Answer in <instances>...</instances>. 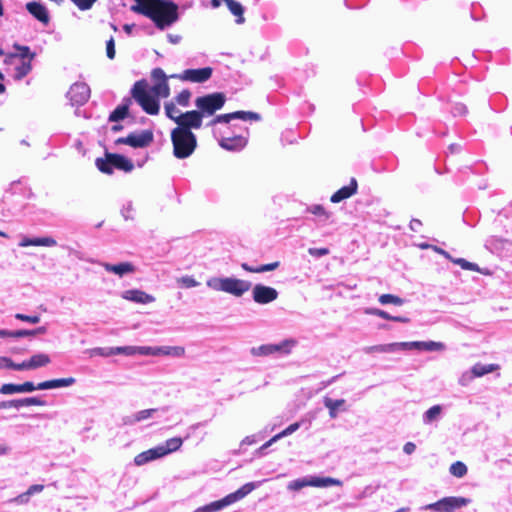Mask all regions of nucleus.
I'll return each instance as SVG.
<instances>
[{
    "label": "nucleus",
    "mask_w": 512,
    "mask_h": 512,
    "mask_svg": "<svg viewBox=\"0 0 512 512\" xmlns=\"http://www.w3.org/2000/svg\"><path fill=\"white\" fill-rule=\"evenodd\" d=\"M26 9L35 19H37L42 24L47 25L49 23V13L41 2H28L26 4Z\"/></svg>",
    "instance_id": "obj_17"
},
{
    "label": "nucleus",
    "mask_w": 512,
    "mask_h": 512,
    "mask_svg": "<svg viewBox=\"0 0 512 512\" xmlns=\"http://www.w3.org/2000/svg\"><path fill=\"white\" fill-rule=\"evenodd\" d=\"M96 167L105 174H112L114 169L130 172L133 170V163L120 154L106 153L105 158H97Z\"/></svg>",
    "instance_id": "obj_7"
},
{
    "label": "nucleus",
    "mask_w": 512,
    "mask_h": 512,
    "mask_svg": "<svg viewBox=\"0 0 512 512\" xmlns=\"http://www.w3.org/2000/svg\"><path fill=\"white\" fill-rule=\"evenodd\" d=\"M46 331L45 327H39L33 330H16L9 331L5 329H0V338L13 337V338H21L26 336H34L37 334H43Z\"/></svg>",
    "instance_id": "obj_26"
},
{
    "label": "nucleus",
    "mask_w": 512,
    "mask_h": 512,
    "mask_svg": "<svg viewBox=\"0 0 512 512\" xmlns=\"http://www.w3.org/2000/svg\"><path fill=\"white\" fill-rule=\"evenodd\" d=\"M126 355V356H133L136 355L135 346H121V347H114V355Z\"/></svg>",
    "instance_id": "obj_55"
},
{
    "label": "nucleus",
    "mask_w": 512,
    "mask_h": 512,
    "mask_svg": "<svg viewBox=\"0 0 512 512\" xmlns=\"http://www.w3.org/2000/svg\"><path fill=\"white\" fill-rule=\"evenodd\" d=\"M15 318L20 321L29 322L31 324H37L40 322V316L39 315H25L22 313L15 314Z\"/></svg>",
    "instance_id": "obj_56"
},
{
    "label": "nucleus",
    "mask_w": 512,
    "mask_h": 512,
    "mask_svg": "<svg viewBox=\"0 0 512 512\" xmlns=\"http://www.w3.org/2000/svg\"><path fill=\"white\" fill-rule=\"evenodd\" d=\"M162 453L163 452H161V450L159 449L158 446L153 447L151 449H148V450L136 455L134 458V464L136 466L145 465L151 461L162 458L163 457Z\"/></svg>",
    "instance_id": "obj_22"
},
{
    "label": "nucleus",
    "mask_w": 512,
    "mask_h": 512,
    "mask_svg": "<svg viewBox=\"0 0 512 512\" xmlns=\"http://www.w3.org/2000/svg\"><path fill=\"white\" fill-rule=\"evenodd\" d=\"M379 302L383 305L394 304L397 306H401L404 303V300L392 294H383L379 297Z\"/></svg>",
    "instance_id": "obj_48"
},
{
    "label": "nucleus",
    "mask_w": 512,
    "mask_h": 512,
    "mask_svg": "<svg viewBox=\"0 0 512 512\" xmlns=\"http://www.w3.org/2000/svg\"><path fill=\"white\" fill-rule=\"evenodd\" d=\"M44 489V486L41 485V484H34V485H31L27 491H25L24 493L12 498L10 500L11 503H16V504H19V505H23V504H27L30 500V497L35 495V494H38V493H41Z\"/></svg>",
    "instance_id": "obj_27"
},
{
    "label": "nucleus",
    "mask_w": 512,
    "mask_h": 512,
    "mask_svg": "<svg viewBox=\"0 0 512 512\" xmlns=\"http://www.w3.org/2000/svg\"><path fill=\"white\" fill-rule=\"evenodd\" d=\"M252 297L258 304H268L277 299L278 292L273 287L256 284L252 290Z\"/></svg>",
    "instance_id": "obj_15"
},
{
    "label": "nucleus",
    "mask_w": 512,
    "mask_h": 512,
    "mask_svg": "<svg viewBox=\"0 0 512 512\" xmlns=\"http://www.w3.org/2000/svg\"><path fill=\"white\" fill-rule=\"evenodd\" d=\"M190 98L191 92L187 89H184L175 97V103L182 107H189Z\"/></svg>",
    "instance_id": "obj_49"
},
{
    "label": "nucleus",
    "mask_w": 512,
    "mask_h": 512,
    "mask_svg": "<svg viewBox=\"0 0 512 512\" xmlns=\"http://www.w3.org/2000/svg\"><path fill=\"white\" fill-rule=\"evenodd\" d=\"M17 403H18V409H20L22 407H29V406H44V405H46V402L44 400H42L40 397H36V396L17 399Z\"/></svg>",
    "instance_id": "obj_42"
},
{
    "label": "nucleus",
    "mask_w": 512,
    "mask_h": 512,
    "mask_svg": "<svg viewBox=\"0 0 512 512\" xmlns=\"http://www.w3.org/2000/svg\"><path fill=\"white\" fill-rule=\"evenodd\" d=\"M296 341L294 339H285L277 344H270L271 346V353L272 354H283L288 355L291 350L296 346Z\"/></svg>",
    "instance_id": "obj_31"
},
{
    "label": "nucleus",
    "mask_w": 512,
    "mask_h": 512,
    "mask_svg": "<svg viewBox=\"0 0 512 512\" xmlns=\"http://www.w3.org/2000/svg\"><path fill=\"white\" fill-rule=\"evenodd\" d=\"M31 70V61H21V63L15 67L14 79L17 81L22 80L31 72Z\"/></svg>",
    "instance_id": "obj_38"
},
{
    "label": "nucleus",
    "mask_w": 512,
    "mask_h": 512,
    "mask_svg": "<svg viewBox=\"0 0 512 512\" xmlns=\"http://www.w3.org/2000/svg\"><path fill=\"white\" fill-rule=\"evenodd\" d=\"M226 102V96L221 92H215L197 97L195 106L203 118L213 116L222 109Z\"/></svg>",
    "instance_id": "obj_6"
},
{
    "label": "nucleus",
    "mask_w": 512,
    "mask_h": 512,
    "mask_svg": "<svg viewBox=\"0 0 512 512\" xmlns=\"http://www.w3.org/2000/svg\"><path fill=\"white\" fill-rule=\"evenodd\" d=\"M80 10H88L97 0H71Z\"/></svg>",
    "instance_id": "obj_62"
},
{
    "label": "nucleus",
    "mask_w": 512,
    "mask_h": 512,
    "mask_svg": "<svg viewBox=\"0 0 512 512\" xmlns=\"http://www.w3.org/2000/svg\"><path fill=\"white\" fill-rule=\"evenodd\" d=\"M206 285L215 290L241 297L251 288V282L234 277H212L206 281Z\"/></svg>",
    "instance_id": "obj_3"
},
{
    "label": "nucleus",
    "mask_w": 512,
    "mask_h": 512,
    "mask_svg": "<svg viewBox=\"0 0 512 512\" xmlns=\"http://www.w3.org/2000/svg\"><path fill=\"white\" fill-rule=\"evenodd\" d=\"M307 212L318 216L321 220L326 221L331 217V212L327 211L322 205L314 204L307 207Z\"/></svg>",
    "instance_id": "obj_41"
},
{
    "label": "nucleus",
    "mask_w": 512,
    "mask_h": 512,
    "mask_svg": "<svg viewBox=\"0 0 512 512\" xmlns=\"http://www.w3.org/2000/svg\"><path fill=\"white\" fill-rule=\"evenodd\" d=\"M51 362L49 355L45 353H38L33 355L30 359L20 363V368L24 370H35L48 365Z\"/></svg>",
    "instance_id": "obj_20"
},
{
    "label": "nucleus",
    "mask_w": 512,
    "mask_h": 512,
    "mask_svg": "<svg viewBox=\"0 0 512 512\" xmlns=\"http://www.w3.org/2000/svg\"><path fill=\"white\" fill-rule=\"evenodd\" d=\"M122 298L135 303L148 304L155 301V298L144 291L138 289L126 290L122 293Z\"/></svg>",
    "instance_id": "obj_21"
},
{
    "label": "nucleus",
    "mask_w": 512,
    "mask_h": 512,
    "mask_svg": "<svg viewBox=\"0 0 512 512\" xmlns=\"http://www.w3.org/2000/svg\"><path fill=\"white\" fill-rule=\"evenodd\" d=\"M0 369H12L16 371L24 370V368H20V363H14L8 357H0Z\"/></svg>",
    "instance_id": "obj_51"
},
{
    "label": "nucleus",
    "mask_w": 512,
    "mask_h": 512,
    "mask_svg": "<svg viewBox=\"0 0 512 512\" xmlns=\"http://www.w3.org/2000/svg\"><path fill=\"white\" fill-rule=\"evenodd\" d=\"M60 387H64V378L44 381L38 385H34L33 382L27 381L19 384V393H29L35 390H48Z\"/></svg>",
    "instance_id": "obj_16"
},
{
    "label": "nucleus",
    "mask_w": 512,
    "mask_h": 512,
    "mask_svg": "<svg viewBox=\"0 0 512 512\" xmlns=\"http://www.w3.org/2000/svg\"><path fill=\"white\" fill-rule=\"evenodd\" d=\"M136 354L144 356H160V346H135Z\"/></svg>",
    "instance_id": "obj_45"
},
{
    "label": "nucleus",
    "mask_w": 512,
    "mask_h": 512,
    "mask_svg": "<svg viewBox=\"0 0 512 512\" xmlns=\"http://www.w3.org/2000/svg\"><path fill=\"white\" fill-rule=\"evenodd\" d=\"M412 349H414L413 341H411V342H394L393 343L394 353H397L399 351L412 350Z\"/></svg>",
    "instance_id": "obj_58"
},
{
    "label": "nucleus",
    "mask_w": 512,
    "mask_h": 512,
    "mask_svg": "<svg viewBox=\"0 0 512 512\" xmlns=\"http://www.w3.org/2000/svg\"><path fill=\"white\" fill-rule=\"evenodd\" d=\"M228 6L229 11L237 17L236 23L242 24L244 22V8L241 5V3L234 1V0H224Z\"/></svg>",
    "instance_id": "obj_34"
},
{
    "label": "nucleus",
    "mask_w": 512,
    "mask_h": 512,
    "mask_svg": "<svg viewBox=\"0 0 512 512\" xmlns=\"http://www.w3.org/2000/svg\"><path fill=\"white\" fill-rule=\"evenodd\" d=\"M16 393H19V384L6 383L0 387V394L2 395H13Z\"/></svg>",
    "instance_id": "obj_53"
},
{
    "label": "nucleus",
    "mask_w": 512,
    "mask_h": 512,
    "mask_svg": "<svg viewBox=\"0 0 512 512\" xmlns=\"http://www.w3.org/2000/svg\"><path fill=\"white\" fill-rule=\"evenodd\" d=\"M92 354L102 357H109L114 355V347H99L92 350Z\"/></svg>",
    "instance_id": "obj_59"
},
{
    "label": "nucleus",
    "mask_w": 512,
    "mask_h": 512,
    "mask_svg": "<svg viewBox=\"0 0 512 512\" xmlns=\"http://www.w3.org/2000/svg\"><path fill=\"white\" fill-rule=\"evenodd\" d=\"M177 282L185 288H193L199 285V282H197L192 276H183L179 278Z\"/></svg>",
    "instance_id": "obj_54"
},
{
    "label": "nucleus",
    "mask_w": 512,
    "mask_h": 512,
    "mask_svg": "<svg viewBox=\"0 0 512 512\" xmlns=\"http://www.w3.org/2000/svg\"><path fill=\"white\" fill-rule=\"evenodd\" d=\"M183 444V440L180 437H173L165 441L164 444L158 445L159 449L161 450L163 457L173 453L175 451H178Z\"/></svg>",
    "instance_id": "obj_30"
},
{
    "label": "nucleus",
    "mask_w": 512,
    "mask_h": 512,
    "mask_svg": "<svg viewBox=\"0 0 512 512\" xmlns=\"http://www.w3.org/2000/svg\"><path fill=\"white\" fill-rule=\"evenodd\" d=\"M67 96L72 106H82L90 98V88L84 82H76L70 87Z\"/></svg>",
    "instance_id": "obj_12"
},
{
    "label": "nucleus",
    "mask_w": 512,
    "mask_h": 512,
    "mask_svg": "<svg viewBox=\"0 0 512 512\" xmlns=\"http://www.w3.org/2000/svg\"><path fill=\"white\" fill-rule=\"evenodd\" d=\"M213 74L211 67H203L198 69H186L179 74H172L170 78L179 79L183 82L204 83L208 81Z\"/></svg>",
    "instance_id": "obj_10"
},
{
    "label": "nucleus",
    "mask_w": 512,
    "mask_h": 512,
    "mask_svg": "<svg viewBox=\"0 0 512 512\" xmlns=\"http://www.w3.org/2000/svg\"><path fill=\"white\" fill-rule=\"evenodd\" d=\"M132 104L131 98H124L122 103L118 105L110 114L109 121L118 122L127 117L129 112V107Z\"/></svg>",
    "instance_id": "obj_25"
},
{
    "label": "nucleus",
    "mask_w": 512,
    "mask_h": 512,
    "mask_svg": "<svg viewBox=\"0 0 512 512\" xmlns=\"http://www.w3.org/2000/svg\"><path fill=\"white\" fill-rule=\"evenodd\" d=\"M469 498L461 496H448L444 497L434 503L427 504L421 507V510L432 512H455L458 509L466 507L470 504Z\"/></svg>",
    "instance_id": "obj_9"
},
{
    "label": "nucleus",
    "mask_w": 512,
    "mask_h": 512,
    "mask_svg": "<svg viewBox=\"0 0 512 512\" xmlns=\"http://www.w3.org/2000/svg\"><path fill=\"white\" fill-rule=\"evenodd\" d=\"M121 214L125 220L133 219L134 207L131 202H128L123 205V207L121 209Z\"/></svg>",
    "instance_id": "obj_57"
},
{
    "label": "nucleus",
    "mask_w": 512,
    "mask_h": 512,
    "mask_svg": "<svg viewBox=\"0 0 512 512\" xmlns=\"http://www.w3.org/2000/svg\"><path fill=\"white\" fill-rule=\"evenodd\" d=\"M452 262L459 265L464 270L479 271V266L476 263L469 262L463 258H453Z\"/></svg>",
    "instance_id": "obj_50"
},
{
    "label": "nucleus",
    "mask_w": 512,
    "mask_h": 512,
    "mask_svg": "<svg viewBox=\"0 0 512 512\" xmlns=\"http://www.w3.org/2000/svg\"><path fill=\"white\" fill-rule=\"evenodd\" d=\"M56 245L55 239L52 237H22L21 241L19 242L20 247H28V246H46V247H52Z\"/></svg>",
    "instance_id": "obj_24"
},
{
    "label": "nucleus",
    "mask_w": 512,
    "mask_h": 512,
    "mask_svg": "<svg viewBox=\"0 0 512 512\" xmlns=\"http://www.w3.org/2000/svg\"><path fill=\"white\" fill-rule=\"evenodd\" d=\"M467 471V466L461 461L452 463L449 468L450 474L457 478H463L467 474Z\"/></svg>",
    "instance_id": "obj_43"
},
{
    "label": "nucleus",
    "mask_w": 512,
    "mask_h": 512,
    "mask_svg": "<svg viewBox=\"0 0 512 512\" xmlns=\"http://www.w3.org/2000/svg\"><path fill=\"white\" fill-rule=\"evenodd\" d=\"M280 263L279 262H273V263H269V264H264V265H260V266H257V273H264V272H269V271H273L275 269H277L279 267Z\"/></svg>",
    "instance_id": "obj_63"
},
{
    "label": "nucleus",
    "mask_w": 512,
    "mask_h": 512,
    "mask_svg": "<svg viewBox=\"0 0 512 512\" xmlns=\"http://www.w3.org/2000/svg\"><path fill=\"white\" fill-rule=\"evenodd\" d=\"M474 378L476 377L474 376L473 372L469 370L462 373L458 382L461 386H467L474 380Z\"/></svg>",
    "instance_id": "obj_60"
},
{
    "label": "nucleus",
    "mask_w": 512,
    "mask_h": 512,
    "mask_svg": "<svg viewBox=\"0 0 512 512\" xmlns=\"http://www.w3.org/2000/svg\"><path fill=\"white\" fill-rule=\"evenodd\" d=\"M271 350L270 344H264L251 348L250 352L253 356H269L272 355Z\"/></svg>",
    "instance_id": "obj_52"
},
{
    "label": "nucleus",
    "mask_w": 512,
    "mask_h": 512,
    "mask_svg": "<svg viewBox=\"0 0 512 512\" xmlns=\"http://www.w3.org/2000/svg\"><path fill=\"white\" fill-rule=\"evenodd\" d=\"M171 142L173 154L178 159L188 158L197 147V138L192 131H184L177 128L171 131Z\"/></svg>",
    "instance_id": "obj_2"
},
{
    "label": "nucleus",
    "mask_w": 512,
    "mask_h": 512,
    "mask_svg": "<svg viewBox=\"0 0 512 512\" xmlns=\"http://www.w3.org/2000/svg\"><path fill=\"white\" fill-rule=\"evenodd\" d=\"M101 265L107 272L114 273L119 277L133 273L135 271L134 265L130 262H121L118 264L101 263Z\"/></svg>",
    "instance_id": "obj_23"
},
{
    "label": "nucleus",
    "mask_w": 512,
    "mask_h": 512,
    "mask_svg": "<svg viewBox=\"0 0 512 512\" xmlns=\"http://www.w3.org/2000/svg\"><path fill=\"white\" fill-rule=\"evenodd\" d=\"M203 117L199 113V111L196 110H190L180 117V121L177 124V129H182L184 131H192V129H200L203 124Z\"/></svg>",
    "instance_id": "obj_14"
},
{
    "label": "nucleus",
    "mask_w": 512,
    "mask_h": 512,
    "mask_svg": "<svg viewBox=\"0 0 512 512\" xmlns=\"http://www.w3.org/2000/svg\"><path fill=\"white\" fill-rule=\"evenodd\" d=\"M494 370L495 366L493 364L484 365L481 363H477L471 368V371L473 372L476 378L482 377L488 373L493 372Z\"/></svg>",
    "instance_id": "obj_44"
},
{
    "label": "nucleus",
    "mask_w": 512,
    "mask_h": 512,
    "mask_svg": "<svg viewBox=\"0 0 512 512\" xmlns=\"http://www.w3.org/2000/svg\"><path fill=\"white\" fill-rule=\"evenodd\" d=\"M342 481L332 477H318V476H306L292 480L288 483L287 489L290 491H299L305 487H329V486H341Z\"/></svg>",
    "instance_id": "obj_8"
},
{
    "label": "nucleus",
    "mask_w": 512,
    "mask_h": 512,
    "mask_svg": "<svg viewBox=\"0 0 512 512\" xmlns=\"http://www.w3.org/2000/svg\"><path fill=\"white\" fill-rule=\"evenodd\" d=\"M261 482H249L244 484L238 490L233 493L226 495L224 498L211 502L207 505L198 507L193 512H217L221 509L240 501L248 494H250L254 489H256Z\"/></svg>",
    "instance_id": "obj_5"
},
{
    "label": "nucleus",
    "mask_w": 512,
    "mask_h": 512,
    "mask_svg": "<svg viewBox=\"0 0 512 512\" xmlns=\"http://www.w3.org/2000/svg\"><path fill=\"white\" fill-rule=\"evenodd\" d=\"M413 347L420 351H444L446 346L442 342L436 341H413Z\"/></svg>",
    "instance_id": "obj_29"
},
{
    "label": "nucleus",
    "mask_w": 512,
    "mask_h": 512,
    "mask_svg": "<svg viewBox=\"0 0 512 512\" xmlns=\"http://www.w3.org/2000/svg\"><path fill=\"white\" fill-rule=\"evenodd\" d=\"M150 91L157 98H167L170 95V87L167 81L154 83Z\"/></svg>",
    "instance_id": "obj_35"
},
{
    "label": "nucleus",
    "mask_w": 512,
    "mask_h": 512,
    "mask_svg": "<svg viewBox=\"0 0 512 512\" xmlns=\"http://www.w3.org/2000/svg\"><path fill=\"white\" fill-rule=\"evenodd\" d=\"M153 141V133L150 130H143L139 133H131L127 137L118 138L115 144H126L134 148L147 147Z\"/></svg>",
    "instance_id": "obj_11"
},
{
    "label": "nucleus",
    "mask_w": 512,
    "mask_h": 512,
    "mask_svg": "<svg viewBox=\"0 0 512 512\" xmlns=\"http://www.w3.org/2000/svg\"><path fill=\"white\" fill-rule=\"evenodd\" d=\"M308 253L313 257L320 258L329 254V250L327 248H309Z\"/></svg>",
    "instance_id": "obj_64"
},
{
    "label": "nucleus",
    "mask_w": 512,
    "mask_h": 512,
    "mask_svg": "<svg viewBox=\"0 0 512 512\" xmlns=\"http://www.w3.org/2000/svg\"><path fill=\"white\" fill-rule=\"evenodd\" d=\"M167 409L168 408L165 407V408H162L161 411L162 412H166ZM158 411H160V409H156V408L144 409V410L138 411V412H136V418L135 419L139 420V422L147 420V419L153 417L154 414H156Z\"/></svg>",
    "instance_id": "obj_46"
},
{
    "label": "nucleus",
    "mask_w": 512,
    "mask_h": 512,
    "mask_svg": "<svg viewBox=\"0 0 512 512\" xmlns=\"http://www.w3.org/2000/svg\"><path fill=\"white\" fill-rule=\"evenodd\" d=\"M132 10L150 18L163 30L178 20V5L168 0H134Z\"/></svg>",
    "instance_id": "obj_1"
},
{
    "label": "nucleus",
    "mask_w": 512,
    "mask_h": 512,
    "mask_svg": "<svg viewBox=\"0 0 512 512\" xmlns=\"http://www.w3.org/2000/svg\"><path fill=\"white\" fill-rule=\"evenodd\" d=\"M366 313L370 314V315L378 316V317H380L382 319H385V320H390V321H395V322H400V323H407L409 321V319L406 318V317H403V316H392L389 313H387L386 311L381 310V309H377V308L367 309Z\"/></svg>",
    "instance_id": "obj_33"
},
{
    "label": "nucleus",
    "mask_w": 512,
    "mask_h": 512,
    "mask_svg": "<svg viewBox=\"0 0 512 512\" xmlns=\"http://www.w3.org/2000/svg\"><path fill=\"white\" fill-rule=\"evenodd\" d=\"M240 119L243 121L260 120V115L254 112L236 111L228 114H221L213 117L206 126L213 127L218 123H229L231 120Z\"/></svg>",
    "instance_id": "obj_13"
},
{
    "label": "nucleus",
    "mask_w": 512,
    "mask_h": 512,
    "mask_svg": "<svg viewBox=\"0 0 512 512\" xmlns=\"http://www.w3.org/2000/svg\"><path fill=\"white\" fill-rule=\"evenodd\" d=\"M164 109L166 116L178 124L183 113L176 107V103L167 102L164 106Z\"/></svg>",
    "instance_id": "obj_37"
},
{
    "label": "nucleus",
    "mask_w": 512,
    "mask_h": 512,
    "mask_svg": "<svg viewBox=\"0 0 512 512\" xmlns=\"http://www.w3.org/2000/svg\"><path fill=\"white\" fill-rule=\"evenodd\" d=\"M183 357L185 348L182 346H160V356Z\"/></svg>",
    "instance_id": "obj_36"
},
{
    "label": "nucleus",
    "mask_w": 512,
    "mask_h": 512,
    "mask_svg": "<svg viewBox=\"0 0 512 512\" xmlns=\"http://www.w3.org/2000/svg\"><path fill=\"white\" fill-rule=\"evenodd\" d=\"M152 80L154 83L160 82V81H167V76L165 72L161 68H155L153 69L151 73Z\"/></svg>",
    "instance_id": "obj_61"
},
{
    "label": "nucleus",
    "mask_w": 512,
    "mask_h": 512,
    "mask_svg": "<svg viewBox=\"0 0 512 512\" xmlns=\"http://www.w3.org/2000/svg\"><path fill=\"white\" fill-rule=\"evenodd\" d=\"M364 353L373 354V353H394L393 351V343L388 344H378L373 346H367L363 348Z\"/></svg>",
    "instance_id": "obj_40"
},
{
    "label": "nucleus",
    "mask_w": 512,
    "mask_h": 512,
    "mask_svg": "<svg viewBox=\"0 0 512 512\" xmlns=\"http://www.w3.org/2000/svg\"><path fill=\"white\" fill-rule=\"evenodd\" d=\"M247 144V138L243 135H235L222 137L219 141V145L228 151H239L243 149Z\"/></svg>",
    "instance_id": "obj_19"
},
{
    "label": "nucleus",
    "mask_w": 512,
    "mask_h": 512,
    "mask_svg": "<svg viewBox=\"0 0 512 512\" xmlns=\"http://www.w3.org/2000/svg\"><path fill=\"white\" fill-rule=\"evenodd\" d=\"M442 406L434 405L429 408L422 416V421L425 425H429L435 421H438L442 415Z\"/></svg>",
    "instance_id": "obj_32"
},
{
    "label": "nucleus",
    "mask_w": 512,
    "mask_h": 512,
    "mask_svg": "<svg viewBox=\"0 0 512 512\" xmlns=\"http://www.w3.org/2000/svg\"><path fill=\"white\" fill-rule=\"evenodd\" d=\"M324 406L329 410V416L331 419H335L338 416L339 410L346 411V408H343L345 405L344 399H332L329 397L324 398Z\"/></svg>",
    "instance_id": "obj_28"
},
{
    "label": "nucleus",
    "mask_w": 512,
    "mask_h": 512,
    "mask_svg": "<svg viewBox=\"0 0 512 512\" xmlns=\"http://www.w3.org/2000/svg\"><path fill=\"white\" fill-rule=\"evenodd\" d=\"M14 48L18 51V53L11 54V57H19L22 61H32L35 57V53L31 52L28 46L15 44Z\"/></svg>",
    "instance_id": "obj_39"
},
{
    "label": "nucleus",
    "mask_w": 512,
    "mask_h": 512,
    "mask_svg": "<svg viewBox=\"0 0 512 512\" xmlns=\"http://www.w3.org/2000/svg\"><path fill=\"white\" fill-rule=\"evenodd\" d=\"M299 428H300V423L299 422H295V423L289 425L287 428H285L280 433L274 435L272 437V441H278V440H280V439H282L284 437H287V436L293 434L294 432H296Z\"/></svg>",
    "instance_id": "obj_47"
},
{
    "label": "nucleus",
    "mask_w": 512,
    "mask_h": 512,
    "mask_svg": "<svg viewBox=\"0 0 512 512\" xmlns=\"http://www.w3.org/2000/svg\"><path fill=\"white\" fill-rule=\"evenodd\" d=\"M358 184L355 178H351L350 183L347 186H343L332 194L330 201L332 203H339L346 200L357 193Z\"/></svg>",
    "instance_id": "obj_18"
},
{
    "label": "nucleus",
    "mask_w": 512,
    "mask_h": 512,
    "mask_svg": "<svg viewBox=\"0 0 512 512\" xmlns=\"http://www.w3.org/2000/svg\"><path fill=\"white\" fill-rule=\"evenodd\" d=\"M132 100L149 115H157L160 110L159 99L148 90V85L145 80L135 82L131 89Z\"/></svg>",
    "instance_id": "obj_4"
}]
</instances>
